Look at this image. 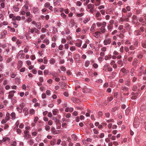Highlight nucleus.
Segmentation results:
<instances>
[{"label": "nucleus", "mask_w": 146, "mask_h": 146, "mask_svg": "<svg viewBox=\"0 0 146 146\" xmlns=\"http://www.w3.org/2000/svg\"><path fill=\"white\" fill-rule=\"evenodd\" d=\"M16 92L15 90H12L10 91L9 92V95H8V98L10 99H12L14 96V94Z\"/></svg>", "instance_id": "obj_1"}, {"label": "nucleus", "mask_w": 146, "mask_h": 146, "mask_svg": "<svg viewBox=\"0 0 146 146\" xmlns=\"http://www.w3.org/2000/svg\"><path fill=\"white\" fill-rule=\"evenodd\" d=\"M111 42V38H108L105 39L104 40V45H107L108 44H110Z\"/></svg>", "instance_id": "obj_2"}, {"label": "nucleus", "mask_w": 146, "mask_h": 146, "mask_svg": "<svg viewBox=\"0 0 146 146\" xmlns=\"http://www.w3.org/2000/svg\"><path fill=\"white\" fill-rule=\"evenodd\" d=\"M78 42L75 43V45L78 47H80L82 45V41L81 40H78Z\"/></svg>", "instance_id": "obj_3"}, {"label": "nucleus", "mask_w": 146, "mask_h": 146, "mask_svg": "<svg viewBox=\"0 0 146 146\" xmlns=\"http://www.w3.org/2000/svg\"><path fill=\"white\" fill-rule=\"evenodd\" d=\"M138 62V60L137 59H135L132 63V65L134 66H136L137 63Z\"/></svg>", "instance_id": "obj_4"}, {"label": "nucleus", "mask_w": 146, "mask_h": 146, "mask_svg": "<svg viewBox=\"0 0 146 146\" xmlns=\"http://www.w3.org/2000/svg\"><path fill=\"white\" fill-rule=\"evenodd\" d=\"M72 138L74 141H76L77 139V137L75 134H73L71 136Z\"/></svg>", "instance_id": "obj_5"}, {"label": "nucleus", "mask_w": 146, "mask_h": 146, "mask_svg": "<svg viewBox=\"0 0 146 146\" xmlns=\"http://www.w3.org/2000/svg\"><path fill=\"white\" fill-rule=\"evenodd\" d=\"M101 0H96V2L94 3L95 6H98L101 3Z\"/></svg>", "instance_id": "obj_6"}, {"label": "nucleus", "mask_w": 146, "mask_h": 146, "mask_svg": "<svg viewBox=\"0 0 146 146\" xmlns=\"http://www.w3.org/2000/svg\"><path fill=\"white\" fill-rule=\"evenodd\" d=\"M87 7L88 9H94V5L92 4H89L87 5Z\"/></svg>", "instance_id": "obj_7"}, {"label": "nucleus", "mask_w": 146, "mask_h": 146, "mask_svg": "<svg viewBox=\"0 0 146 146\" xmlns=\"http://www.w3.org/2000/svg\"><path fill=\"white\" fill-rule=\"evenodd\" d=\"M36 27L38 29H40L41 28V24L40 23H37L36 25Z\"/></svg>", "instance_id": "obj_8"}, {"label": "nucleus", "mask_w": 146, "mask_h": 146, "mask_svg": "<svg viewBox=\"0 0 146 146\" xmlns=\"http://www.w3.org/2000/svg\"><path fill=\"white\" fill-rule=\"evenodd\" d=\"M22 62L21 61H19V63L18 65V68L19 69L20 68L22 67Z\"/></svg>", "instance_id": "obj_9"}, {"label": "nucleus", "mask_w": 146, "mask_h": 146, "mask_svg": "<svg viewBox=\"0 0 146 146\" xmlns=\"http://www.w3.org/2000/svg\"><path fill=\"white\" fill-rule=\"evenodd\" d=\"M23 111H25V115H27L29 113L28 111V109L27 108H24L23 109Z\"/></svg>", "instance_id": "obj_10"}, {"label": "nucleus", "mask_w": 146, "mask_h": 146, "mask_svg": "<svg viewBox=\"0 0 146 146\" xmlns=\"http://www.w3.org/2000/svg\"><path fill=\"white\" fill-rule=\"evenodd\" d=\"M33 12L35 14H36L39 12V10L37 8H35L33 9Z\"/></svg>", "instance_id": "obj_11"}, {"label": "nucleus", "mask_w": 146, "mask_h": 146, "mask_svg": "<svg viewBox=\"0 0 146 146\" xmlns=\"http://www.w3.org/2000/svg\"><path fill=\"white\" fill-rule=\"evenodd\" d=\"M10 140V138L8 137H5L3 138L2 141L3 142H5L6 141H9Z\"/></svg>", "instance_id": "obj_12"}, {"label": "nucleus", "mask_w": 146, "mask_h": 146, "mask_svg": "<svg viewBox=\"0 0 146 146\" xmlns=\"http://www.w3.org/2000/svg\"><path fill=\"white\" fill-rule=\"evenodd\" d=\"M130 80L129 79L127 80L125 82V84L126 85L129 86H130Z\"/></svg>", "instance_id": "obj_13"}, {"label": "nucleus", "mask_w": 146, "mask_h": 146, "mask_svg": "<svg viewBox=\"0 0 146 146\" xmlns=\"http://www.w3.org/2000/svg\"><path fill=\"white\" fill-rule=\"evenodd\" d=\"M117 63L118 64L120 65V66H123V63L121 60H119L117 61Z\"/></svg>", "instance_id": "obj_14"}, {"label": "nucleus", "mask_w": 146, "mask_h": 146, "mask_svg": "<svg viewBox=\"0 0 146 146\" xmlns=\"http://www.w3.org/2000/svg\"><path fill=\"white\" fill-rule=\"evenodd\" d=\"M15 113L14 112H12L11 115L12 119H14L15 118Z\"/></svg>", "instance_id": "obj_15"}, {"label": "nucleus", "mask_w": 146, "mask_h": 146, "mask_svg": "<svg viewBox=\"0 0 146 146\" xmlns=\"http://www.w3.org/2000/svg\"><path fill=\"white\" fill-rule=\"evenodd\" d=\"M101 32L102 33H104L106 31V29L105 27L102 26L100 29Z\"/></svg>", "instance_id": "obj_16"}, {"label": "nucleus", "mask_w": 146, "mask_h": 146, "mask_svg": "<svg viewBox=\"0 0 146 146\" xmlns=\"http://www.w3.org/2000/svg\"><path fill=\"white\" fill-rule=\"evenodd\" d=\"M125 29L127 30H129L130 29V26L127 23L125 24Z\"/></svg>", "instance_id": "obj_17"}, {"label": "nucleus", "mask_w": 146, "mask_h": 146, "mask_svg": "<svg viewBox=\"0 0 146 146\" xmlns=\"http://www.w3.org/2000/svg\"><path fill=\"white\" fill-rule=\"evenodd\" d=\"M121 89L123 90L127 91L128 90V88L123 86L122 87Z\"/></svg>", "instance_id": "obj_18"}, {"label": "nucleus", "mask_w": 146, "mask_h": 146, "mask_svg": "<svg viewBox=\"0 0 146 146\" xmlns=\"http://www.w3.org/2000/svg\"><path fill=\"white\" fill-rule=\"evenodd\" d=\"M23 52V50H21L18 53V55H20L21 54H22L21 56L23 57L24 56L25 54H24L23 53L22 54V52Z\"/></svg>", "instance_id": "obj_19"}, {"label": "nucleus", "mask_w": 146, "mask_h": 146, "mask_svg": "<svg viewBox=\"0 0 146 146\" xmlns=\"http://www.w3.org/2000/svg\"><path fill=\"white\" fill-rule=\"evenodd\" d=\"M10 114L9 113H7L6 115L5 118L6 120L8 121L10 119Z\"/></svg>", "instance_id": "obj_20"}, {"label": "nucleus", "mask_w": 146, "mask_h": 146, "mask_svg": "<svg viewBox=\"0 0 146 146\" xmlns=\"http://www.w3.org/2000/svg\"><path fill=\"white\" fill-rule=\"evenodd\" d=\"M90 62L88 60H87V61H86V62H85V65L86 66V67H88L89 66V65L90 64Z\"/></svg>", "instance_id": "obj_21"}, {"label": "nucleus", "mask_w": 146, "mask_h": 146, "mask_svg": "<svg viewBox=\"0 0 146 146\" xmlns=\"http://www.w3.org/2000/svg\"><path fill=\"white\" fill-rule=\"evenodd\" d=\"M55 60L54 58H51L50 60V64H53L55 62Z\"/></svg>", "instance_id": "obj_22"}, {"label": "nucleus", "mask_w": 146, "mask_h": 146, "mask_svg": "<svg viewBox=\"0 0 146 146\" xmlns=\"http://www.w3.org/2000/svg\"><path fill=\"white\" fill-rule=\"evenodd\" d=\"M70 50L71 51H74L76 50V47L75 46H71L70 48Z\"/></svg>", "instance_id": "obj_23"}, {"label": "nucleus", "mask_w": 146, "mask_h": 146, "mask_svg": "<svg viewBox=\"0 0 146 146\" xmlns=\"http://www.w3.org/2000/svg\"><path fill=\"white\" fill-rule=\"evenodd\" d=\"M32 16H30L28 18L27 20V22L28 23H29L32 20Z\"/></svg>", "instance_id": "obj_24"}, {"label": "nucleus", "mask_w": 146, "mask_h": 146, "mask_svg": "<svg viewBox=\"0 0 146 146\" xmlns=\"http://www.w3.org/2000/svg\"><path fill=\"white\" fill-rule=\"evenodd\" d=\"M43 42L46 43V44H48L49 43V41L48 40L45 39L43 41Z\"/></svg>", "instance_id": "obj_25"}, {"label": "nucleus", "mask_w": 146, "mask_h": 146, "mask_svg": "<svg viewBox=\"0 0 146 146\" xmlns=\"http://www.w3.org/2000/svg\"><path fill=\"white\" fill-rule=\"evenodd\" d=\"M134 69L133 68H132L131 69L130 71V75L131 76H133V72H134Z\"/></svg>", "instance_id": "obj_26"}, {"label": "nucleus", "mask_w": 146, "mask_h": 146, "mask_svg": "<svg viewBox=\"0 0 146 146\" xmlns=\"http://www.w3.org/2000/svg\"><path fill=\"white\" fill-rule=\"evenodd\" d=\"M35 111L33 109H31L29 111L30 113L31 114L33 115L35 112Z\"/></svg>", "instance_id": "obj_27"}, {"label": "nucleus", "mask_w": 146, "mask_h": 146, "mask_svg": "<svg viewBox=\"0 0 146 146\" xmlns=\"http://www.w3.org/2000/svg\"><path fill=\"white\" fill-rule=\"evenodd\" d=\"M128 20V18H125L124 19H121L120 21L121 22H123L124 21H127Z\"/></svg>", "instance_id": "obj_28"}, {"label": "nucleus", "mask_w": 146, "mask_h": 146, "mask_svg": "<svg viewBox=\"0 0 146 146\" xmlns=\"http://www.w3.org/2000/svg\"><path fill=\"white\" fill-rule=\"evenodd\" d=\"M139 21L140 22H142L144 23V21H143L144 19L142 17H140L139 19Z\"/></svg>", "instance_id": "obj_29"}, {"label": "nucleus", "mask_w": 146, "mask_h": 146, "mask_svg": "<svg viewBox=\"0 0 146 146\" xmlns=\"http://www.w3.org/2000/svg\"><path fill=\"white\" fill-rule=\"evenodd\" d=\"M50 6V4L48 3H46L44 4V6L46 8L49 7Z\"/></svg>", "instance_id": "obj_30"}, {"label": "nucleus", "mask_w": 146, "mask_h": 146, "mask_svg": "<svg viewBox=\"0 0 146 146\" xmlns=\"http://www.w3.org/2000/svg\"><path fill=\"white\" fill-rule=\"evenodd\" d=\"M107 28L109 30L113 28V25H109Z\"/></svg>", "instance_id": "obj_31"}, {"label": "nucleus", "mask_w": 146, "mask_h": 146, "mask_svg": "<svg viewBox=\"0 0 146 146\" xmlns=\"http://www.w3.org/2000/svg\"><path fill=\"white\" fill-rule=\"evenodd\" d=\"M113 99V97L112 96H111L110 97H109L108 98L107 101L108 102L111 101Z\"/></svg>", "instance_id": "obj_32"}, {"label": "nucleus", "mask_w": 146, "mask_h": 146, "mask_svg": "<svg viewBox=\"0 0 146 146\" xmlns=\"http://www.w3.org/2000/svg\"><path fill=\"white\" fill-rule=\"evenodd\" d=\"M101 15L100 13L99 12L97 11L96 13V17H98Z\"/></svg>", "instance_id": "obj_33"}, {"label": "nucleus", "mask_w": 146, "mask_h": 146, "mask_svg": "<svg viewBox=\"0 0 146 146\" xmlns=\"http://www.w3.org/2000/svg\"><path fill=\"white\" fill-rule=\"evenodd\" d=\"M25 106V104L24 103H22L20 105V107L21 109L22 110L23 109V108Z\"/></svg>", "instance_id": "obj_34"}, {"label": "nucleus", "mask_w": 146, "mask_h": 146, "mask_svg": "<svg viewBox=\"0 0 146 146\" xmlns=\"http://www.w3.org/2000/svg\"><path fill=\"white\" fill-rule=\"evenodd\" d=\"M138 44V42L136 41L134 42V45L135 47H137Z\"/></svg>", "instance_id": "obj_35"}, {"label": "nucleus", "mask_w": 146, "mask_h": 146, "mask_svg": "<svg viewBox=\"0 0 146 146\" xmlns=\"http://www.w3.org/2000/svg\"><path fill=\"white\" fill-rule=\"evenodd\" d=\"M16 141H14L13 142V143L11 144V146H16Z\"/></svg>", "instance_id": "obj_36"}, {"label": "nucleus", "mask_w": 146, "mask_h": 146, "mask_svg": "<svg viewBox=\"0 0 146 146\" xmlns=\"http://www.w3.org/2000/svg\"><path fill=\"white\" fill-rule=\"evenodd\" d=\"M61 84H62V86H61V88L62 89H64L66 87V85L64 84H63V83L62 82Z\"/></svg>", "instance_id": "obj_37"}, {"label": "nucleus", "mask_w": 146, "mask_h": 146, "mask_svg": "<svg viewBox=\"0 0 146 146\" xmlns=\"http://www.w3.org/2000/svg\"><path fill=\"white\" fill-rule=\"evenodd\" d=\"M104 5H100V6H98V9H103L104 8Z\"/></svg>", "instance_id": "obj_38"}, {"label": "nucleus", "mask_w": 146, "mask_h": 146, "mask_svg": "<svg viewBox=\"0 0 146 146\" xmlns=\"http://www.w3.org/2000/svg\"><path fill=\"white\" fill-rule=\"evenodd\" d=\"M45 129L46 131H48L50 129V127L49 126L46 125L45 127Z\"/></svg>", "instance_id": "obj_39"}, {"label": "nucleus", "mask_w": 146, "mask_h": 146, "mask_svg": "<svg viewBox=\"0 0 146 146\" xmlns=\"http://www.w3.org/2000/svg\"><path fill=\"white\" fill-rule=\"evenodd\" d=\"M33 142L32 139H30L29 141V144L30 145H32L33 143Z\"/></svg>", "instance_id": "obj_40"}, {"label": "nucleus", "mask_w": 146, "mask_h": 146, "mask_svg": "<svg viewBox=\"0 0 146 146\" xmlns=\"http://www.w3.org/2000/svg\"><path fill=\"white\" fill-rule=\"evenodd\" d=\"M61 16L63 17L64 18H66V15L64 13H62L61 14Z\"/></svg>", "instance_id": "obj_41"}, {"label": "nucleus", "mask_w": 146, "mask_h": 146, "mask_svg": "<svg viewBox=\"0 0 146 146\" xmlns=\"http://www.w3.org/2000/svg\"><path fill=\"white\" fill-rule=\"evenodd\" d=\"M100 12L103 15H104L105 13V11L104 10H101L100 11Z\"/></svg>", "instance_id": "obj_42"}, {"label": "nucleus", "mask_w": 146, "mask_h": 146, "mask_svg": "<svg viewBox=\"0 0 146 146\" xmlns=\"http://www.w3.org/2000/svg\"><path fill=\"white\" fill-rule=\"evenodd\" d=\"M63 46L62 44L58 46V49L60 50H62L63 49Z\"/></svg>", "instance_id": "obj_43"}, {"label": "nucleus", "mask_w": 146, "mask_h": 146, "mask_svg": "<svg viewBox=\"0 0 146 146\" xmlns=\"http://www.w3.org/2000/svg\"><path fill=\"white\" fill-rule=\"evenodd\" d=\"M17 110L19 113H21L22 111V110L19 107H17Z\"/></svg>", "instance_id": "obj_44"}, {"label": "nucleus", "mask_w": 146, "mask_h": 146, "mask_svg": "<svg viewBox=\"0 0 146 146\" xmlns=\"http://www.w3.org/2000/svg\"><path fill=\"white\" fill-rule=\"evenodd\" d=\"M61 127V123H58V124H57V127L56 128L57 129H59Z\"/></svg>", "instance_id": "obj_45"}, {"label": "nucleus", "mask_w": 146, "mask_h": 146, "mask_svg": "<svg viewBox=\"0 0 146 146\" xmlns=\"http://www.w3.org/2000/svg\"><path fill=\"white\" fill-rule=\"evenodd\" d=\"M84 15V13H78L77 14V16L78 17H81L82 16Z\"/></svg>", "instance_id": "obj_46"}, {"label": "nucleus", "mask_w": 146, "mask_h": 146, "mask_svg": "<svg viewBox=\"0 0 146 146\" xmlns=\"http://www.w3.org/2000/svg\"><path fill=\"white\" fill-rule=\"evenodd\" d=\"M111 56H108L105 57V59L106 60H108V59L110 58H111Z\"/></svg>", "instance_id": "obj_47"}, {"label": "nucleus", "mask_w": 146, "mask_h": 146, "mask_svg": "<svg viewBox=\"0 0 146 146\" xmlns=\"http://www.w3.org/2000/svg\"><path fill=\"white\" fill-rule=\"evenodd\" d=\"M50 91L49 90H47L46 92V94L48 96H50Z\"/></svg>", "instance_id": "obj_48"}, {"label": "nucleus", "mask_w": 146, "mask_h": 146, "mask_svg": "<svg viewBox=\"0 0 146 146\" xmlns=\"http://www.w3.org/2000/svg\"><path fill=\"white\" fill-rule=\"evenodd\" d=\"M31 59L32 60H34L35 58V55L34 54L32 55L31 56Z\"/></svg>", "instance_id": "obj_49"}, {"label": "nucleus", "mask_w": 146, "mask_h": 146, "mask_svg": "<svg viewBox=\"0 0 146 146\" xmlns=\"http://www.w3.org/2000/svg\"><path fill=\"white\" fill-rule=\"evenodd\" d=\"M63 94L64 95L67 97H68L69 96V94H68V92H65L64 94Z\"/></svg>", "instance_id": "obj_50"}, {"label": "nucleus", "mask_w": 146, "mask_h": 146, "mask_svg": "<svg viewBox=\"0 0 146 146\" xmlns=\"http://www.w3.org/2000/svg\"><path fill=\"white\" fill-rule=\"evenodd\" d=\"M52 113L54 115H56L57 114V111L55 110H52Z\"/></svg>", "instance_id": "obj_51"}, {"label": "nucleus", "mask_w": 146, "mask_h": 146, "mask_svg": "<svg viewBox=\"0 0 146 146\" xmlns=\"http://www.w3.org/2000/svg\"><path fill=\"white\" fill-rule=\"evenodd\" d=\"M131 50H134V46L133 45H131L129 46V48Z\"/></svg>", "instance_id": "obj_52"}, {"label": "nucleus", "mask_w": 146, "mask_h": 146, "mask_svg": "<svg viewBox=\"0 0 146 146\" xmlns=\"http://www.w3.org/2000/svg\"><path fill=\"white\" fill-rule=\"evenodd\" d=\"M60 68L61 69V70L62 71H66V68L64 66L61 67Z\"/></svg>", "instance_id": "obj_53"}, {"label": "nucleus", "mask_w": 146, "mask_h": 146, "mask_svg": "<svg viewBox=\"0 0 146 146\" xmlns=\"http://www.w3.org/2000/svg\"><path fill=\"white\" fill-rule=\"evenodd\" d=\"M93 66L95 68H97L98 67V65L96 63H94L93 64Z\"/></svg>", "instance_id": "obj_54"}, {"label": "nucleus", "mask_w": 146, "mask_h": 146, "mask_svg": "<svg viewBox=\"0 0 146 146\" xmlns=\"http://www.w3.org/2000/svg\"><path fill=\"white\" fill-rule=\"evenodd\" d=\"M32 72L34 74H35L37 73V71L36 70L34 69L32 70Z\"/></svg>", "instance_id": "obj_55"}, {"label": "nucleus", "mask_w": 146, "mask_h": 146, "mask_svg": "<svg viewBox=\"0 0 146 146\" xmlns=\"http://www.w3.org/2000/svg\"><path fill=\"white\" fill-rule=\"evenodd\" d=\"M55 119L56 120L55 121H56V125L58 124V123H60V122H59V120L58 119H57L56 118V117L55 118Z\"/></svg>", "instance_id": "obj_56"}, {"label": "nucleus", "mask_w": 146, "mask_h": 146, "mask_svg": "<svg viewBox=\"0 0 146 146\" xmlns=\"http://www.w3.org/2000/svg\"><path fill=\"white\" fill-rule=\"evenodd\" d=\"M93 131L94 133L96 134H98V131L95 129H93Z\"/></svg>", "instance_id": "obj_57"}, {"label": "nucleus", "mask_w": 146, "mask_h": 146, "mask_svg": "<svg viewBox=\"0 0 146 146\" xmlns=\"http://www.w3.org/2000/svg\"><path fill=\"white\" fill-rule=\"evenodd\" d=\"M66 42V40L64 38H63L62 39V41H61V42L62 43H65Z\"/></svg>", "instance_id": "obj_58"}, {"label": "nucleus", "mask_w": 146, "mask_h": 146, "mask_svg": "<svg viewBox=\"0 0 146 146\" xmlns=\"http://www.w3.org/2000/svg\"><path fill=\"white\" fill-rule=\"evenodd\" d=\"M137 89V87L135 86H134L133 87L132 90L133 91H135Z\"/></svg>", "instance_id": "obj_59"}, {"label": "nucleus", "mask_w": 146, "mask_h": 146, "mask_svg": "<svg viewBox=\"0 0 146 146\" xmlns=\"http://www.w3.org/2000/svg\"><path fill=\"white\" fill-rule=\"evenodd\" d=\"M119 36L120 38H122L124 37V35L123 34L120 33Z\"/></svg>", "instance_id": "obj_60"}, {"label": "nucleus", "mask_w": 146, "mask_h": 146, "mask_svg": "<svg viewBox=\"0 0 146 146\" xmlns=\"http://www.w3.org/2000/svg\"><path fill=\"white\" fill-rule=\"evenodd\" d=\"M48 72L47 70H45L44 72V75H46L48 74Z\"/></svg>", "instance_id": "obj_61"}, {"label": "nucleus", "mask_w": 146, "mask_h": 146, "mask_svg": "<svg viewBox=\"0 0 146 146\" xmlns=\"http://www.w3.org/2000/svg\"><path fill=\"white\" fill-rule=\"evenodd\" d=\"M69 45L68 44H65V48L66 49H67L68 48Z\"/></svg>", "instance_id": "obj_62"}, {"label": "nucleus", "mask_w": 146, "mask_h": 146, "mask_svg": "<svg viewBox=\"0 0 146 146\" xmlns=\"http://www.w3.org/2000/svg\"><path fill=\"white\" fill-rule=\"evenodd\" d=\"M102 27H105L106 26V23L105 22H103L102 23Z\"/></svg>", "instance_id": "obj_63"}, {"label": "nucleus", "mask_w": 146, "mask_h": 146, "mask_svg": "<svg viewBox=\"0 0 146 146\" xmlns=\"http://www.w3.org/2000/svg\"><path fill=\"white\" fill-rule=\"evenodd\" d=\"M26 63L28 66H29L31 64V62L29 60L27 61L26 62Z\"/></svg>", "instance_id": "obj_64"}]
</instances>
